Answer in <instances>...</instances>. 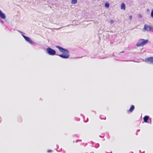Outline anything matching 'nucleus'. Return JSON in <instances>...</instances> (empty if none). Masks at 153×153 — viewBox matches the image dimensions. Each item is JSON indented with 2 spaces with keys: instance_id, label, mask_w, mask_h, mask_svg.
Segmentation results:
<instances>
[{
  "instance_id": "obj_1",
  "label": "nucleus",
  "mask_w": 153,
  "mask_h": 153,
  "mask_svg": "<svg viewBox=\"0 0 153 153\" xmlns=\"http://www.w3.org/2000/svg\"><path fill=\"white\" fill-rule=\"evenodd\" d=\"M56 47L62 53V54L58 55L60 57L64 59H67L69 58L70 56L69 51L68 49L59 45H56Z\"/></svg>"
},
{
  "instance_id": "obj_2",
  "label": "nucleus",
  "mask_w": 153,
  "mask_h": 153,
  "mask_svg": "<svg viewBox=\"0 0 153 153\" xmlns=\"http://www.w3.org/2000/svg\"><path fill=\"white\" fill-rule=\"evenodd\" d=\"M148 42L149 40L148 39H140L137 42L136 45L137 47H140V46H143L144 45L148 43Z\"/></svg>"
},
{
  "instance_id": "obj_3",
  "label": "nucleus",
  "mask_w": 153,
  "mask_h": 153,
  "mask_svg": "<svg viewBox=\"0 0 153 153\" xmlns=\"http://www.w3.org/2000/svg\"><path fill=\"white\" fill-rule=\"evenodd\" d=\"M46 53L50 55L54 56L56 55V52L54 50L50 47H48L46 49Z\"/></svg>"
},
{
  "instance_id": "obj_4",
  "label": "nucleus",
  "mask_w": 153,
  "mask_h": 153,
  "mask_svg": "<svg viewBox=\"0 0 153 153\" xmlns=\"http://www.w3.org/2000/svg\"><path fill=\"white\" fill-rule=\"evenodd\" d=\"M151 31L153 32V27L150 26L146 24L144 26V28L143 30V31Z\"/></svg>"
},
{
  "instance_id": "obj_5",
  "label": "nucleus",
  "mask_w": 153,
  "mask_h": 153,
  "mask_svg": "<svg viewBox=\"0 0 153 153\" xmlns=\"http://www.w3.org/2000/svg\"><path fill=\"white\" fill-rule=\"evenodd\" d=\"M22 36L24 37L25 40L30 44H35V43L33 42L29 37L26 36L25 35L22 34Z\"/></svg>"
},
{
  "instance_id": "obj_6",
  "label": "nucleus",
  "mask_w": 153,
  "mask_h": 153,
  "mask_svg": "<svg viewBox=\"0 0 153 153\" xmlns=\"http://www.w3.org/2000/svg\"><path fill=\"white\" fill-rule=\"evenodd\" d=\"M145 61L148 63L153 64V57L146 58L145 59Z\"/></svg>"
},
{
  "instance_id": "obj_7",
  "label": "nucleus",
  "mask_w": 153,
  "mask_h": 153,
  "mask_svg": "<svg viewBox=\"0 0 153 153\" xmlns=\"http://www.w3.org/2000/svg\"><path fill=\"white\" fill-rule=\"evenodd\" d=\"M6 17L5 14L0 10V17L2 19H4Z\"/></svg>"
},
{
  "instance_id": "obj_8",
  "label": "nucleus",
  "mask_w": 153,
  "mask_h": 153,
  "mask_svg": "<svg viewBox=\"0 0 153 153\" xmlns=\"http://www.w3.org/2000/svg\"><path fill=\"white\" fill-rule=\"evenodd\" d=\"M150 119V117L149 116L146 115L143 118V120L144 122L146 123H148V121Z\"/></svg>"
},
{
  "instance_id": "obj_9",
  "label": "nucleus",
  "mask_w": 153,
  "mask_h": 153,
  "mask_svg": "<svg viewBox=\"0 0 153 153\" xmlns=\"http://www.w3.org/2000/svg\"><path fill=\"white\" fill-rule=\"evenodd\" d=\"M135 108V107L134 105H132L130 108L129 110H128V112H132L133 110H134Z\"/></svg>"
},
{
  "instance_id": "obj_10",
  "label": "nucleus",
  "mask_w": 153,
  "mask_h": 153,
  "mask_svg": "<svg viewBox=\"0 0 153 153\" xmlns=\"http://www.w3.org/2000/svg\"><path fill=\"white\" fill-rule=\"evenodd\" d=\"M121 8L122 10H125V5L124 3H123L121 4Z\"/></svg>"
},
{
  "instance_id": "obj_11",
  "label": "nucleus",
  "mask_w": 153,
  "mask_h": 153,
  "mask_svg": "<svg viewBox=\"0 0 153 153\" xmlns=\"http://www.w3.org/2000/svg\"><path fill=\"white\" fill-rule=\"evenodd\" d=\"M77 2V0H71V3L72 4H76Z\"/></svg>"
},
{
  "instance_id": "obj_12",
  "label": "nucleus",
  "mask_w": 153,
  "mask_h": 153,
  "mask_svg": "<svg viewBox=\"0 0 153 153\" xmlns=\"http://www.w3.org/2000/svg\"><path fill=\"white\" fill-rule=\"evenodd\" d=\"M110 6V5H109V4L108 3V2H106L105 3V7L108 8Z\"/></svg>"
},
{
  "instance_id": "obj_13",
  "label": "nucleus",
  "mask_w": 153,
  "mask_h": 153,
  "mask_svg": "<svg viewBox=\"0 0 153 153\" xmlns=\"http://www.w3.org/2000/svg\"><path fill=\"white\" fill-rule=\"evenodd\" d=\"M100 117L102 119L105 120L106 119V117L103 115H101L100 116Z\"/></svg>"
},
{
  "instance_id": "obj_14",
  "label": "nucleus",
  "mask_w": 153,
  "mask_h": 153,
  "mask_svg": "<svg viewBox=\"0 0 153 153\" xmlns=\"http://www.w3.org/2000/svg\"><path fill=\"white\" fill-rule=\"evenodd\" d=\"M99 146H100V145H99V143H96V144H95V146L94 147H95V148H98V147H99Z\"/></svg>"
},
{
  "instance_id": "obj_15",
  "label": "nucleus",
  "mask_w": 153,
  "mask_h": 153,
  "mask_svg": "<svg viewBox=\"0 0 153 153\" xmlns=\"http://www.w3.org/2000/svg\"><path fill=\"white\" fill-rule=\"evenodd\" d=\"M126 61V62L133 61V62H139L136 61H134V60H126V61Z\"/></svg>"
},
{
  "instance_id": "obj_16",
  "label": "nucleus",
  "mask_w": 153,
  "mask_h": 153,
  "mask_svg": "<svg viewBox=\"0 0 153 153\" xmlns=\"http://www.w3.org/2000/svg\"><path fill=\"white\" fill-rule=\"evenodd\" d=\"M151 15L152 17H153V10L152 9L151 12Z\"/></svg>"
},
{
  "instance_id": "obj_17",
  "label": "nucleus",
  "mask_w": 153,
  "mask_h": 153,
  "mask_svg": "<svg viewBox=\"0 0 153 153\" xmlns=\"http://www.w3.org/2000/svg\"><path fill=\"white\" fill-rule=\"evenodd\" d=\"M138 17L140 18H141L142 17V15L141 14H140L138 15Z\"/></svg>"
},
{
  "instance_id": "obj_18",
  "label": "nucleus",
  "mask_w": 153,
  "mask_h": 153,
  "mask_svg": "<svg viewBox=\"0 0 153 153\" xmlns=\"http://www.w3.org/2000/svg\"><path fill=\"white\" fill-rule=\"evenodd\" d=\"M114 22V21L112 20H111L110 21V23L111 24H113Z\"/></svg>"
},
{
  "instance_id": "obj_19",
  "label": "nucleus",
  "mask_w": 153,
  "mask_h": 153,
  "mask_svg": "<svg viewBox=\"0 0 153 153\" xmlns=\"http://www.w3.org/2000/svg\"><path fill=\"white\" fill-rule=\"evenodd\" d=\"M52 152V150H49L48 151V152Z\"/></svg>"
},
{
  "instance_id": "obj_20",
  "label": "nucleus",
  "mask_w": 153,
  "mask_h": 153,
  "mask_svg": "<svg viewBox=\"0 0 153 153\" xmlns=\"http://www.w3.org/2000/svg\"><path fill=\"white\" fill-rule=\"evenodd\" d=\"M129 19L131 20L132 19V17L131 16H129Z\"/></svg>"
},
{
  "instance_id": "obj_21",
  "label": "nucleus",
  "mask_w": 153,
  "mask_h": 153,
  "mask_svg": "<svg viewBox=\"0 0 153 153\" xmlns=\"http://www.w3.org/2000/svg\"><path fill=\"white\" fill-rule=\"evenodd\" d=\"M0 22L1 24H3L4 23V22L3 20H0Z\"/></svg>"
},
{
  "instance_id": "obj_22",
  "label": "nucleus",
  "mask_w": 153,
  "mask_h": 153,
  "mask_svg": "<svg viewBox=\"0 0 153 153\" xmlns=\"http://www.w3.org/2000/svg\"><path fill=\"white\" fill-rule=\"evenodd\" d=\"M140 153H144V152H145V151H143V152H142V151H141V150H140Z\"/></svg>"
},
{
  "instance_id": "obj_23",
  "label": "nucleus",
  "mask_w": 153,
  "mask_h": 153,
  "mask_svg": "<svg viewBox=\"0 0 153 153\" xmlns=\"http://www.w3.org/2000/svg\"><path fill=\"white\" fill-rule=\"evenodd\" d=\"M1 117H0V123H1Z\"/></svg>"
},
{
  "instance_id": "obj_24",
  "label": "nucleus",
  "mask_w": 153,
  "mask_h": 153,
  "mask_svg": "<svg viewBox=\"0 0 153 153\" xmlns=\"http://www.w3.org/2000/svg\"><path fill=\"white\" fill-rule=\"evenodd\" d=\"M124 52V51H123L121 52H120V53H123Z\"/></svg>"
},
{
  "instance_id": "obj_25",
  "label": "nucleus",
  "mask_w": 153,
  "mask_h": 153,
  "mask_svg": "<svg viewBox=\"0 0 153 153\" xmlns=\"http://www.w3.org/2000/svg\"><path fill=\"white\" fill-rule=\"evenodd\" d=\"M87 119H88V120L87 121H86L85 122H88V118H87Z\"/></svg>"
},
{
  "instance_id": "obj_26",
  "label": "nucleus",
  "mask_w": 153,
  "mask_h": 153,
  "mask_svg": "<svg viewBox=\"0 0 153 153\" xmlns=\"http://www.w3.org/2000/svg\"><path fill=\"white\" fill-rule=\"evenodd\" d=\"M91 142L92 143H94L93 141H91Z\"/></svg>"
},
{
  "instance_id": "obj_27",
  "label": "nucleus",
  "mask_w": 153,
  "mask_h": 153,
  "mask_svg": "<svg viewBox=\"0 0 153 153\" xmlns=\"http://www.w3.org/2000/svg\"><path fill=\"white\" fill-rule=\"evenodd\" d=\"M19 32L21 33H23L22 31H20Z\"/></svg>"
},
{
  "instance_id": "obj_28",
  "label": "nucleus",
  "mask_w": 153,
  "mask_h": 153,
  "mask_svg": "<svg viewBox=\"0 0 153 153\" xmlns=\"http://www.w3.org/2000/svg\"><path fill=\"white\" fill-rule=\"evenodd\" d=\"M113 56H114V54H113Z\"/></svg>"
},
{
  "instance_id": "obj_29",
  "label": "nucleus",
  "mask_w": 153,
  "mask_h": 153,
  "mask_svg": "<svg viewBox=\"0 0 153 153\" xmlns=\"http://www.w3.org/2000/svg\"><path fill=\"white\" fill-rule=\"evenodd\" d=\"M151 123V121H150V123Z\"/></svg>"
},
{
  "instance_id": "obj_30",
  "label": "nucleus",
  "mask_w": 153,
  "mask_h": 153,
  "mask_svg": "<svg viewBox=\"0 0 153 153\" xmlns=\"http://www.w3.org/2000/svg\"><path fill=\"white\" fill-rule=\"evenodd\" d=\"M100 136V137H102L101 136Z\"/></svg>"
},
{
  "instance_id": "obj_31",
  "label": "nucleus",
  "mask_w": 153,
  "mask_h": 153,
  "mask_svg": "<svg viewBox=\"0 0 153 153\" xmlns=\"http://www.w3.org/2000/svg\"><path fill=\"white\" fill-rule=\"evenodd\" d=\"M79 141H82V140H79Z\"/></svg>"
},
{
  "instance_id": "obj_32",
  "label": "nucleus",
  "mask_w": 153,
  "mask_h": 153,
  "mask_svg": "<svg viewBox=\"0 0 153 153\" xmlns=\"http://www.w3.org/2000/svg\"><path fill=\"white\" fill-rule=\"evenodd\" d=\"M90 153H94V152H91Z\"/></svg>"
},
{
  "instance_id": "obj_33",
  "label": "nucleus",
  "mask_w": 153,
  "mask_h": 153,
  "mask_svg": "<svg viewBox=\"0 0 153 153\" xmlns=\"http://www.w3.org/2000/svg\"><path fill=\"white\" fill-rule=\"evenodd\" d=\"M78 140H77V141H76V142H77V141H78Z\"/></svg>"
},
{
  "instance_id": "obj_34",
  "label": "nucleus",
  "mask_w": 153,
  "mask_h": 153,
  "mask_svg": "<svg viewBox=\"0 0 153 153\" xmlns=\"http://www.w3.org/2000/svg\"><path fill=\"white\" fill-rule=\"evenodd\" d=\"M78 140H77V141H76V142H77V141H78Z\"/></svg>"
}]
</instances>
